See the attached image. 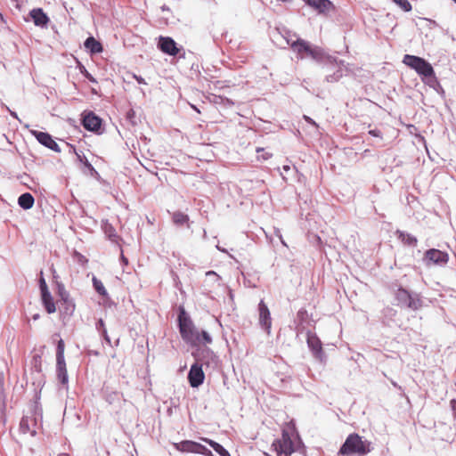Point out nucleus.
<instances>
[{"mask_svg":"<svg viewBox=\"0 0 456 456\" xmlns=\"http://www.w3.org/2000/svg\"><path fill=\"white\" fill-rule=\"evenodd\" d=\"M398 293H399V296H403V297H407L409 299L408 307H410V308H416V306L413 305L414 302L411 299V296H410V294L408 293L407 290L400 289L398 290Z\"/></svg>","mask_w":456,"mask_h":456,"instance_id":"cd10ccee","label":"nucleus"},{"mask_svg":"<svg viewBox=\"0 0 456 456\" xmlns=\"http://www.w3.org/2000/svg\"><path fill=\"white\" fill-rule=\"evenodd\" d=\"M371 451V443L367 440H362L356 433L350 434L345 443L339 449V453L342 455H354L363 456Z\"/></svg>","mask_w":456,"mask_h":456,"instance_id":"f257e3e1","label":"nucleus"},{"mask_svg":"<svg viewBox=\"0 0 456 456\" xmlns=\"http://www.w3.org/2000/svg\"><path fill=\"white\" fill-rule=\"evenodd\" d=\"M259 323L269 333L272 327V318L270 311L264 302L261 300L258 304Z\"/></svg>","mask_w":456,"mask_h":456,"instance_id":"9b49d317","label":"nucleus"},{"mask_svg":"<svg viewBox=\"0 0 456 456\" xmlns=\"http://www.w3.org/2000/svg\"><path fill=\"white\" fill-rule=\"evenodd\" d=\"M207 274H216L214 272H208Z\"/></svg>","mask_w":456,"mask_h":456,"instance_id":"4c0bfd02","label":"nucleus"},{"mask_svg":"<svg viewBox=\"0 0 456 456\" xmlns=\"http://www.w3.org/2000/svg\"><path fill=\"white\" fill-rule=\"evenodd\" d=\"M39 287H40L41 294L49 291L47 284L45 282V280L43 277V272H41V277L39 280Z\"/></svg>","mask_w":456,"mask_h":456,"instance_id":"c85d7f7f","label":"nucleus"},{"mask_svg":"<svg viewBox=\"0 0 456 456\" xmlns=\"http://www.w3.org/2000/svg\"><path fill=\"white\" fill-rule=\"evenodd\" d=\"M256 152L258 160H267L273 156L272 153L265 152L264 148H257Z\"/></svg>","mask_w":456,"mask_h":456,"instance_id":"bb28decb","label":"nucleus"},{"mask_svg":"<svg viewBox=\"0 0 456 456\" xmlns=\"http://www.w3.org/2000/svg\"><path fill=\"white\" fill-rule=\"evenodd\" d=\"M158 47L162 53L171 56H175L180 52L175 40L169 37H159Z\"/></svg>","mask_w":456,"mask_h":456,"instance_id":"6e6552de","label":"nucleus"},{"mask_svg":"<svg viewBox=\"0 0 456 456\" xmlns=\"http://www.w3.org/2000/svg\"><path fill=\"white\" fill-rule=\"evenodd\" d=\"M182 338L191 346L208 345L212 343V338L205 330H199L196 327L181 336Z\"/></svg>","mask_w":456,"mask_h":456,"instance_id":"39448f33","label":"nucleus"},{"mask_svg":"<svg viewBox=\"0 0 456 456\" xmlns=\"http://www.w3.org/2000/svg\"><path fill=\"white\" fill-rule=\"evenodd\" d=\"M456 4V0H452Z\"/></svg>","mask_w":456,"mask_h":456,"instance_id":"58836bf2","label":"nucleus"},{"mask_svg":"<svg viewBox=\"0 0 456 456\" xmlns=\"http://www.w3.org/2000/svg\"><path fill=\"white\" fill-rule=\"evenodd\" d=\"M93 285H94V289L101 296L106 297L108 295L103 283L100 280H98L96 277L93 278Z\"/></svg>","mask_w":456,"mask_h":456,"instance_id":"b1692460","label":"nucleus"},{"mask_svg":"<svg viewBox=\"0 0 456 456\" xmlns=\"http://www.w3.org/2000/svg\"><path fill=\"white\" fill-rule=\"evenodd\" d=\"M178 326L181 336H183L185 333H189L190 330L195 327L192 321L187 315L183 308L180 309V313L178 315Z\"/></svg>","mask_w":456,"mask_h":456,"instance_id":"ddd939ff","label":"nucleus"},{"mask_svg":"<svg viewBox=\"0 0 456 456\" xmlns=\"http://www.w3.org/2000/svg\"><path fill=\"white\" fill-rule=\"evenodd\" d=\"M450 404H451V407H452L454 414L456 415V400L455 399L451 400Z\"/></svg>","mask_w":456,"mask_h":456,"instance_id":"473e14b6","label":"nucleus"},{"mask_svg":"<svg viewBox=\"0 0 456 456\" xmlns=\"http://www.w3.org/2000/svg\"><path fill=\"white\" fill-rule=\"evenodd\" d=\"M34 202V197L28 192L21 194L18 199V203L23 209H30L33 207Z\"/></svg>","mask_w":456,"mask_h":456,"instance_id":"aec40b11","label":"nucleus"},{"mask_svg":"<svg viewBox=\"0 0 456 456\" xmlns=\"http://www.w3.org/2000/svg\"><path fill=\"white\" fill-rule=\"evenodd\" d=\"M395 4H397L403 12H411L412 6L408 0H392Z\"/></svg>","mask_w":456,"mask_h":456,"instance_id":"393cba45","label":"nucleus"},{"mask_svg":"<svg viewBox=\"0 0 456 456\" xmlns=\"http://www.w3.org/2000/svg\"><path fill=\"white\" fill-rule=\"evenodd\" d=\"M29 14L36 26L45 27L49 22L48 16L41 8L33 9Z\"/></svg>","mask_w":456,"mask_h":456,"instance_id":"dca6fc26","label":"nucleus"},{"mask_svg":"<svg viewBox=\"0 0 456 456\" xmlns=\"http://www.w3.org/2000/svg\"><path fill=\"white\" fill-rule=\"evenodd\" d=\"M172 219L176 225H183L189 222V216L180 211L175 212L172 216Z\"/></svg>","mask_w":456,"mask_h":456,"instance_id":"5701e85b","label":"nucleus"},{"mask_svg":"<svg viewBox=\"0 0 456 456\" xmlns=\"http://www.w3.org/2000/svg\"><path fill=\"white\" fill-rule=\"evenodd\" d=\"M81 72L84 74V76L91 82L97 83L96 79L85 69L81 70Z\"/></svg>","mask_w":456,"mask_h":456,"instance_id":"c756f323","label":"nucleus"},{"mask_svg":"<svg viewBox=\"0 0 456 456\" xmlns=\"http://www.w3.org/2000/svg\"><path fill=\"white\" fill-rule=\"evenodd\" d=\"M120 260L123 264L124 266H127L128 265V259L127 257H126L123 254V252L121 251V255H120Z\"/></svg>","mask_w":456,"mask_h":456,"instance_id":"2f4dec72","label":"nucleus"},{"mask_svg":"<svg viewBox=\"0 0 456 456\" xmlns=\"http://www.w3.org/2000/svg\"><path fill=\"white\" fill-rule=\"evenodd\" d=\"M271 452H274L277 456L291 455L294 452V444L287 430L283 429L281 437L273 442Z\"/></svg>","mask_w":456,"mask_h":456,"instance_id":"7ed1b4c3","label":"nucleus"},{"mask_svg":"<svg viewBox=\"0 0 456 456\" xmlns=\"http://www.w3.org/2000/svg\"><path fill=\"white\" fill-rule=\"evenodd\" d=\"M26 421H27V420H26V419H21V421H20V426H21V428L25 425V422H26Z\"/></svg>","mask_w":456,"mask_h":456,"instance_id":"c9c22d12","label":"nucleus"},{"mask_svg":"<svg viewBox=\"0 0 456 456\" xmlns=\"http://www.w3.org/2000/svg\"><path fill=\"white\" fill-rule=\"evenodd\" d=\"M397 237L401 241L407 246L415 247L417 245V239L410 233H406L402 231L396 232Z\"/></svg>","mask_w":456,"mask_h":456,"instance_id":"412c9836","label":"nucleus"},{"mask_svg":"<svg viewBox=\"0 0 456 456\" xmlns=\"http://www.w3.org/2000/svg\"><path fill=\"white\" fill-rule=\"evenodd\" d=\"M43 305L48 314H53L56 311L55 304L49 291L41 294Z\"/></svg>","mask_w":456,"mask_h":456,"instance_id":"a211bd4d","label":"nucleus"},{"mask_svg":"<svg viewBox=\"0 0 456 456\" xmlns=\"http://www.w3.org/2000/svg\"><path fill=\"white\" fill-rule=\"evenodd\" d=\"M201 440L209 444L220 456H231L229 452L218 443L207 437H201Z\"/></svg>","mask_w":456,"mask_h":456,"instance_id":"4be33fe9","label":"nucleus"},{"mask_svg":"<svg viewBox=\"0 0 456 456\" xmlns=\"http://www.w3.org/2000/svg\"><path fill=\"white\" fill-rule=\"evenodd\" d=\"M304 118H305V119L309 124L314 125V126H317V125H316V123H315V122H314L311 118H309V117H307V116H305Z\"/></svg>","mask_w":456,"mask_h":456,"instance_id":"f704fd0d","label":"nucleus"},{"mask_svg":"<svg viewBox=\"0 0 456 456\" xmlns=\"http://www.w3.org/2000/svg\"><path fill=\"white\" fill-rule=\"evenodd\" d=\"M85 47L88 49L92 53H99L103 50L102 44L93 37H88L85 41Z\"/></svg>","mask_w":456,"mask_h":456,"instance_id":"6ab92c4d","label":"nucleus"},{"mask_svg":"<svg viewBox=\"0 0 456 456\" xmlns=\"http://www.w3.org/2000/svg\"><path fill=\"white\" fill-rule=\"evenodd\" d=\"M205 379V374L201 365L194 363L191 365L188 373V380L192 387H198L200 386Z\"/></svg>","mask_w":456,"mask_h":456,"instance_id":"9d476101","label":"nucleus"},{"mask_svg":"<svg viewBox=\"0 0 456 456\" xmlns=\"http://www.w3.org/2000/svg\"><path fill=\"white\" fill-rule=\"evenodd\" d=\"M102 334H103V337H104L105 340H106L109 344H110V338H109V336H108L107 331H106V330H105V329H103V330H102Z\"/></svg>","mask_w":456,"mask_h":456,"instance_id":"72a5a7b5","label":"nucleus"},{"mask_svg":"<svg viewBox=\"0 0 456 456\" xmlns=\"http://www.w3.org/2000/svg\"><path fill=\"white\" fill-rule=\"evenodd\" d=\"M56 374L58 380L62 384H68V371L66 368V362L64 360H56Z\"/></svg>","mask_w":456,"mask_h":456,"instance_id":"f3484780","label":"nucleus"},{"mask_svg":"<svg viewBox=\"0 0 456 456\" xmlns=\"http://www.w3.org/2000/svg\"><path fill=\"white\" fill-rule=\"evenodd\" d=\"M449 256L446 252L431 248L425 253V260L429 264L444 265L448 262Z\"/></svg>","mask_w":456,"mask_h":456,"instance_id":"1a4fd4ad","label":"nucleus"},{"mask_svg":"<svg viewBox=\"0 0 456 456\" xmlns=\"http://www.w3.org/2000/svg\"><path fill=\"white\" fill-rule=\"evenodd\" d=\"M307 345L313 352L314 357L320 362L325 361V354L322 349V344L316 334L308 332L307 333Z\"/></svg>","mask_w":456,"mask_h":456,"instance_id":"0eeeda50","label":"nucleus"},{"mask_svg":"<svg viewBox=\"0 0 456 456\" xmlns=\"http://www.w3.org/2000/svg\"><path fill=\"white\" fill-rule=\"evenodd\" d=\"M403 63L414 69L422 77L423 80L428 77H435V71L432 65L421 57L405 54L403 59Z\"/></svg>","mask_w":456,"mask_h":456,"instance_id":"f03ea898","label":"nucleus"},{"mask_svg":"<svg viewBox=\"0 0 456 456\" xmlns=\"http://www.w3.org/2000/svg\"><path fill=\"white\" fill-rule=\"evenodd\" d=\"M369 134L375 137H381V132L379 130H370Z\"/></svg>","mask_w":456,"mask_h":456,"instance_id":"7c9ffc66","label":"nucleus"},{"mask_svg":"<svg viewBox=\"0 0 456 456\" xmlns=\"http://www.w3.org/2000/svg\"><path fill=\"white\" fill-rule=\"evenodd\" d=\"M64 350H65V344L62 339H60L58 341L57 345V351H56V360H64Z\"/></svg>","mask_w":456,"mask_h":456,"instance_id":"a878e982","label":"nucleus"},{"mask_svg":"<svg viewBox=\"0 0 456 456\" xmlns=\"http://www.w3.org/2000/svg\"><path fill=\"white\" fill-rule=\"evenodd\" d=\"M174 447L181 452H191L196 454H202L205 456H213L212 452L208 450L206 446L202 445L200 443L191 440H184L179 443H175Z\"/></svg>","mask_w":456,"mask_h":456,"instance_id":"20e7f679","label":"nucleus"},{"mask_svg":"<svg viewBox=\"0 0 456 456\" xmlns=\"http://www.w3.org/2000/svg\"><path fill=\"white\" fill-rule=\"evenodd\" d=\"M83 126L88 131H98L102 126V119L94 112H89L83 118Z\"/></svg>","mask_w":456,"mask_h":456,"instance_id":"4468645a","label":"nucleus"},{"mask_svg":"<svg viewBox=\"0 0 456 456\" xmlns=\"http://www.w3.org/2000/svg\"><path fill=\"white\" fill-rule=\"evenodd\" d=\"M291 48L294 52H297L301 58L304 57V53L311 56L314 60L321 58V52L317 48H312L310 44L303 39H297L291 44Z\"/></svg>","mask_w":456,"mask_h":456,"instance_id":"423d86ee","label":"nucleus"},{"mask_svg":"<svg viewBox=\"0 0 456 456\" xmlns=\"http://www.w3.org/2000/svg\"><path fill=\"white\" fill-rule=\"evenodd\" d=\"M305 3L319 13H328L334 10V4L330 0H305Z\"/></svg>","mask_w":456,"mask_h":456,"instance_id":"f8f14e48","label":"nucleus"},{"mask_svg":"<svg viewBox=\"0 0 456 456\" xmlns=\"http://www.w3.org/2000/svg\"><path fill=\"white\" fill-rule=\"evenodd\" d=\"M33 134L36 136L37 140L43 145L46 146L47 148L55 151H60V148L56 142L53 139V137L48 134L45 132H39V131H34Z\"/></svg>","mask_w":456,"mask_h":456,"instance_id":"2eb2a0df","label":"nucleus"},{"mask_svg":"<svg viewBox=\"0 0 456 456\" xmlns=\"http://www.w3.org/2000/svg\"><path fill=\"white\" fill-rule=\"evenodd\" d=\"M99 324H100L102 327H103V326H104V323H103V322H102V320L99 322Z\"/></svg>","mask_w":456,"mask_h":456,"instance_id":"e433bc0d","label":"nucleus"}]
</instances>
